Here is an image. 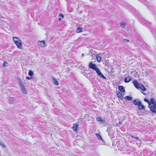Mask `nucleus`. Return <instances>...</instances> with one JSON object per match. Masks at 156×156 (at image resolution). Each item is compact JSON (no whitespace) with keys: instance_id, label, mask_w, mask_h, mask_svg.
<instances>
[{"instance_id":"f257e3e1","label":"nucleus","mask_w":156,"mask_h":156,"mask_svg":"<svg viewBox=\"0 0 156 156\" xmlns=\"http://www.w3.org/2000/svg\"><path fill=\"white\" fill-rule=\"evenodd\" d=\"M13 40L18 48L21 49H22V42L20 39L17 37H13Z\"/></svg>"},{"instance_id":"f03ea898","label":"nucleus","mask_w":156,"mask_h":156,"mask_svg":"<svg viewBox=\"0 0 156 156\" xmlns=\"http://www.w3.org/2000/svg\"><path fill=\"white\" fill-rule=\"evenodd\" d=\"M152 105L148 106L150 110L152 113L156 114V101L155 100L151 103Z\"/></svg>"},{"instance_id":"7ed1b4c3","label":"nucleus","mask_w":156,"mask_h":156,"mask_svg":"<svg viewBox=\"0 0 156 156\" xmlns=\"http://www.w3.org/2000/svg\"><path fill=\"white\" fill-rule=\"evenodd\" d=\"M132 83L135 88H145L143 85L139 83L136 80H134Z\"/></svg>"},{"instance_id":"20e7f679","label":"nucleus","mask_w":156,"mask_h":156,"mask_svg":"<svg viewBox=\"0 0 156 156\" xmlns=\"http://www.w3.org/2000/svg\"><path fill=\"white\" fill-rule=\"evenodd\" d=\"M17 83L19 84V85L20 88H25L24 83L21 79L19 77H17Z\"/></svg>"},{"instance_id":"39448f33","label":"nucleus","mask_w":156,"mask_h":156,"mask_svg":"<svg viewBox=\"0 0 156 156\" xmlns=\"http://www.w3.org/2000/svg\"><path fill=\"white\" fill-rule=\"evenodd\" d=\"M89 67L90 69L95 71L98 68V67L96 64L95 63H93L92 62H90L89 64Z\"/></svg>"},{"instance_id":"423d86ee","label":"nucleus","mask_w":156,"mask_h":156,"mask_svg":"<svg viewBox=\"0 0 156 156\" xmlns=\"http://www.w3.org/2000/svg\"><path fill=\"white\" fill-rule=\"evenodd\" d=\"M155 99L153 98H150V101L147 98H144V101L145 102H147L148 105V106H150L151 105V103L154 101Z\"/></svg>"},{"instance_id":"0eeeda50","label":"nucleus","mask_w":156,"mask_h":156,"mask_svg":"<svg viewBox=\"0 0 156 156\" xmlns=\"http://www.w3.org/2000/svg\"><path fill=\"white\" fill-rule=\"evenodd\" d=\"M95 71L96 72L97 74L98 75L100 76L101 78L104 79H106V78L105 76L101 72V71L100 69H99L98 68Z\"/></svg>"},{"instance_id":"6e6552de","label":"nucleus","mask_w":156,"mask_h":156,"mask_svg":"<svg viewBox=\"0 0 156 156\" xmlns=\"http://www.w3.org/2000/svg\"><path fill=\"white\" fill-rule=\"evenodd\" d=\"M133 104L135 105L138 106L141 101L139 99H135L132 101Z\"/></svg>"},{"instance_id":"1a4fd4ad","label":"nucleus","mask_w":156,"mask_h":156,"mask_svg":"<svg viewBox=\"0 0 156 156\" xmlns=\"http://www.w3.org/2000/svg\"><path fill=\"white\" fill-rule=\"evenodd\" d=\"M96 136L98 138V139H99V140H101L102 141V144H105V142L104 140L102 139L101 136L99 133H96Z\"/></svg>"},{"instance_id":"9d476101","label":"nucleus","mask_w":156,"mask_h":156,"mask_svg":"<svg viewBox=\"0 0 156 156\" xmlns=\"http://www.w3.org/2000/svg\"><path fill=\"white\" fill-rule=\"evenodd\" d=\"M96 120L100 122L101 123H104L105 122V120L102 119L101 117H97L96 118Z\"/></svg>"},{"instance_id":"9b49d317","label":"nucleus","mask_w":156,"mask_h":156,"mask_svg":"<svg viewBox=\"0 0 156 156\" xmlns=\"http://www.w3.org/2000/svg\"><path fill=\"white\" fill-rule=\"evenodd\" d=\"M38 44L42 47H44L45 46V41L44 40L42 41H39L37 42Z\"/></svg>"},{"instance_id":"f8f14e48","label":"nucleus","mask_w":156,"mask_h":156,"mask_svg":"<svg viewBox=\"0 0 156 156\" xmlns=\"http://www.w3.org/2000/svg\"><path fill=\"white\" fill-rule=\"evenodd\" d=\"M116 94L119 98L121 100L123 99V95H122V93L120 92V91H117L116 92Z\"/></svg>"},{"instance_id":"ddd939ff","label":"nucleus","mask_w":156,"mask_h":156,"mask_svg":"<svg viewBox=\"0 0 156 156\" xmlns=\"http://www.w3.org/2000/svg\"><path fill=\"white\" fill-rule=\"evenodd\" d=\"M79 128V125L76 124H73V126L72 127V129L75 131H77Z\"/></svg>"},{"instance_id":"4468645a","label":"nucleus","mask_w":156,"mask_h":156,"mask_svg":"<svg viewBox=\"0 0 156 156\" xmlns=\"http://www.w3.org/2000/svg\"><path fill=\"white\" fill-rule=\"evenodd\" d=\"M138 109L140 110H144L145 109V106L142 104V102L138 106Z\"/></svg>"},{"instance_id":"2eb2a0df","label":"nucleus","mask_w":156,"mask_h":156,"mask_svg":"<svg viewBox=\"0 0 156 156\" xmlns=\"http://www.w3.org/2000/svg\"><path fill=\"white\" fill-rule=\"evenodd\" d=\"M132 79V78L130 76L126 77L124 78V81L126 83L129 82Z\"/></svg>"},{"instance_id":"dca6fc26","label":"nucleus","mask_w":156,"mask_h":156,"mask_svg":"<svg viewBox=\"0 0 156 156\" xmlns=\"http://www.w3.org/2000/svg\"><path fill=\"white\" fill-rule=\"evenodd\" d=\"M133 97L129 96H127L124 98V99L126 100L129 101H131L133 99Z\"/></svg>"},{"instance_id":"f3484780","label":"nucleus","mask_w":156,"mask_h":156,"mask_svg":"<svg viewBox=\"0 0 156 156\" xmlns=\"http://www.w3.org/2000/svg\"><path fill=\"white\" fill-rule=\"evenodd\" d=\"M14 101V98L12 97H9L8 99L9 103L10 104L13 103Z\"/></svg>"},{"instance_id":"a211bd4d","label":"nucleus","mask_w":156,"mask_h":156,"mask_svg":"<svg viewBox=\"0 0 156 156\" xmlns=\"http://www.w3.org/2000/svg\"><path fill=\"white\" fill-rule=\"evenodd\" d=\"M83 31V28L81 27H78L76 28V31L77 33H79L82 32Z\"/></svg>"},{"instance_id":"6ab92c4d","label":"nucleus","mask_w":156,"mask_h":156,"mask_svg":"<svg viewBox=\"0 0 156 156\" xmlns=\"http://www.w3.org/2000/svg\"><path fill=\"white\" fill-rule=\"evenodd\" d=\"M100 54H98V55H96V58L98 62H100L101 61V58L100 56L99 55Z\"/></svg>"},{"instance_id":"aec40b11","label":"nucleus","mask_w":156,"mask_h":156,"mask_svg":"<svg viewBox=\"0 0 156 156\" xmlns=\"http://www.w3.org/2000/svg\"><path fill=\"white\" fill-rule=\"evenodd\" d=\"M130 137L133 139L138 140L139 141H140V139L138 137L134 136L131 134L130 135Z\"/></svg>"},{"instance_id":"412c9836","label":"nucleus","mask_w":156,"mask_h":156,"mask_svg":"<svg viewBox=\"0 0 156 156\" xmlns=\"http://www.w3.org/2000/svg\"><path fill=\"white\" fill-rule=\"evenodd\" d=\"M120 27L123 28H125V26H126V24L125 23L123 22L122 21L120 23Z\"/></svg>"},{"instance_id":"4be33fe9","label":"nucleus","mask_w":156,"mask_h":156,"mask_svg":"<svg viewBox=\"0 0 156 156\" xmlns=\"http://www.w3.org/2000/svg\"><path fill=\"white\" fill-rule=\"evenodd\" d=\"M28 75L30 77H33V75L34 74V73L31 70H29L28 72Z\"/></svg>"},{"instance_id":"5701e85b","label":"nucleus","mask_w":156,"mask_h":156,"mask_svg":"<svg viewBox=\"0 0 156 156\" xmlns=\"http://www.w3.org/2000/svg\"><path fill=\"white\" fill-rule=\"evenodd\" d=\"M53 83L56 85H58L59 84L58 81L54 77L52 78Z\"/></svg>"},{"instance_id":"b1692460","label":"nucleus","mask_w":156,"mask_h":156,"mask_svg":"<svg viewBox=\"0 0 156 156\" xmlns=\"http://www.w3.org/2000/svg\"><path fill=\"white\" fill-rule=\"evenodd\" d=\"M21 91L22 93L25 94H27V91L26 90V88H20Z\"/></svg>"},{"instance_id":"393cba45","label":"nucleus","mask_w":156,"mask_h":156,"mask_svg":"<svg viewBox=\"0 0 156 156\" xmlns=\"http://www.w3.org/2000/svg\"><path fill=\"white\" fill-rule=\"evenodd\" d=\"M112 126H109L107 129L106 130V131L107 132L109 133L110 131L112 129Z\"/></svg>"},{"instance_id":"a878e982","label":"nucleus","mask_w":156,"mask_h":156,"mask_svg":"<svg viewBox=\"0 0 156 156\" xmlns=\"http://www.w3.org/2000/svg\"><path fill=\"white\" fill-rule=\"evenodd\" d=\"M0 146L2 147V148H4L6 147L5 145L0 142Z\"/></svg>"},{"instance_id":"bb28decb","label":"nucleus","mask_w":156,"mask_h":156,"mask_svg":"<svg viewBox=\"0 0 156 156\" xmlns=\"http://www.w3.org/2000/svg\"><path fill=\"white\" fill-rule=\"evenodd\" d=\"M125 88H118L119 90H120L119 91L121 92L124 93L125 92Z\"/></svg>"},{"instance_id":"cd10ccee","label":"nucleus","mask_w":156,"mask_h":156,"mask_svg":"<svg viewBox=\"0 0 156 156\" xmlns=\"http://www.w3.org/2000/svg\"><path fill=\"white\" fill-rule=\"evenodd\" d=\"M122 41L124 42H129V40L127 39H123Z\"/></svg>"},{"instance_id":"c85d7f7f","label":"nucleus","mask_w":156,"mask_h":156,"mask_svg":"<svg viewBox=\"0 0 156 156\" xmlns=\"http://www.w3.org/2000/svg\"><path fill=\"white\" fill-rule=\"evenodd\" d=\"M8 63L4 61L3 62V63L2 64V66L3 67H5L6 66V64H7Z\"/></svg>"},{"instance_id":"c756f323","label":"nucleus","mask_w":156,"mask_h":156,"mask_svg":"<svg viewBox=\"0 0 156 156\" xmlns=\"http://www.w3.org/2000/svg\"><path fill=\"white\" fill-rule=\"evenodd\" d=\"M26 79L27 80H31V79H33L34 78V77H29V76H27L26 77Z\"/></svg>"},{"instance_id":"7c9ffc66","label":"nucleus","mask_w":156,"mask_h":156,"mask_svg":"<svg viewBox=\"0 0 156 156\" xmlns=\"http://www.w3.org/2000/svg\"><path fill=\"white\" fill-rule=\"evenodd\" d=\"M59 16L61 17L62 18H64V15L62 13H60L59 15Z\"/></svg>"},{"instance_id":"2f4dec72","label":"nucleus","mask_w":156,"mask_h":156,"mask_svg":"<svg viewBox=\"0 0 156 156\" xmlns=\"http://www.w3.org/2000/svg\"><path fill=\"white\" fill-rule=\"evenodd\" d=\"M138 89H140L141 90L143 91H145L147 90V88H137Z\"/></svg>"},{"instance_id":"473e14b6","label":"nucleus","mask_w":156,"mask_h":156,"mask_svg":"<svg viewBox=\"0 0 156 156\" xmlns=\"http://www.w3.org/2000/svg\"><path fill=\"white\" fill-rule=\"evenodd\" d=\"M78 95H79L80 94H84V93L83 92V91H81L80 92L78 93Z\"/></svg>"},{"instance_id":"72a5a7b5","label":"nucleus","mask_w":156,"mask_h":156,"mask_svg":"<svg viewBox=\"0 0 156 156\" xmlns=\"http://www.w3.org/2000/svg\"><path fill=\"white\" fill-rule=\"evenodd\" d=\"M149 73L147 71V70H146L145 71V74L147 76L148 75Z\"/></svg>"},{"instance_id":"f704fd0d","label":"nucleus","mask_w":156,"mask_h":156,"mask_svg":"<svg viewBox=\"0 0 156 156\" xmlns=\"http://www.w3.org/2000/svg\"><path fill=\"white\" fill-rule=\"evenodd\" d=\"M108 135L109 136H112L113 134H112V133H111L110 132L108 133Z\"/></svg>"},{"instance_id":"c9c22d12","label":"nucleus","mask_w":156,"mask_h":156,"mask_svg":"<svg viewBox=\"0 0 156 156\" xmlns=\"http://www.w3.org/2000/svg\"><path fill=\"white\" fill-rule=\"evenodd\" d=\"M118 88H124V87L122 86H119Z\"/></svg>"},{"instance_id":"e433bc0d","label":"nucleus","mask_w":156,"mask_h":156,"mask_svg":"<svg viewBox=\"0 0 156 156\" xmlns=\"http://www.w3.org/2000/svg\"><path fill=\"white\" fill-rule=\"evenodd\" d=\"M141 93H142V94H143L144 95H146V94L145 93H144V92H143V91H141Z\"/></svg>"},{"instance_id":"4c0bfd02","label":"nucleus","mask_w":156,"mask_h":156,"mask_svg":"<svg viewBox=\"0 0 156 156\" xmlns=\"http://www.w3.org/2000/svg\"><path fill=\"white\" fill-rule=\"evenodd\" d=\"M119 124L120 125H122V121L119 122Z\"/></svg>"},{"instance_id":"58836bf2","label":"nucleus","mask_w":156,"mask_h":156,"mask_svg":"<svg viewBox=\"0 0 156 156\" xmlns=\"http://www.w3.org/2000/svg\"><path fill=\"white\" fill-rule=\"evenodd\" d=\"M61 20H62V19L61 18L59 17L58 18V20L59 21H60Z\"/></svg>"},{"instance_id":"ea45409f","label":"nucleus","mask_w":156,"mask_h":156,"mask_svg":"<svg viewBox=\"0 0 156 156\" xmlns=\"http://www.w3.org/2000/svg\"><path fill=\"white\" fill-rule=\"evenodd\" d=\"M84 55V54L82 53V57H83Z\"/></svg>"},{"instance_id":"a19ab883","label":"nucleus","mask_w":156,"mask_h":156,"mask_svg":"<svg viewBox=\"0 0 156 156\" xmlns=\"http://www.w3.org/2000/svg\"><path fill=\"white\" fill-rule=\"evenodd\" d=\"M105 62H106L108 63V60H106L105 61Z\"/></svg>"},{"instance_id":"79ce46f5","label":"nucleus","mask_w":156,"mask_h":156,"mask_svg":"<svg viewBox=\"0 0 156 156\" xmlns=\"http://www.w3.org/2000/svg\"><path fill=\"white\" fill-rule=\"evenodd\" d=\"M96 88H94V90H95V91H96Z\"/></svg>"}]
</instances>
